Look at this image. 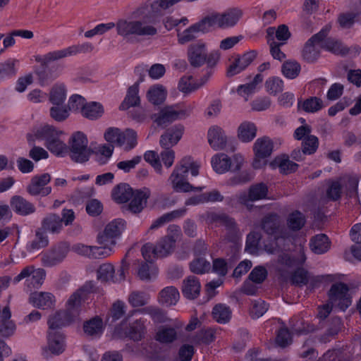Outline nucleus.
<instances>
[{
  "instance_id": "f257e3e1",
  "label": "nucleus",
  "mask_w": 361,
  "mask_h": 361,
  "mask_svg": "<svg viewBox=\"0 0 361 361\" xmlns=\"http://www.w3.org/2000/svg\"><path fill=\"white\" fill-rule=\"evenodd\" d=\"M135 19L132 20H119L116 23L117 34L124 39L132 36L153 37L158 32L157 27H153L147 19L137 14V9L133 12Z\"/></svg>"
},
{
  "instance_id": "f03ea898",
  "label": "nucleus",
  "mask_w": 361,
  "mask_h": 361,
  "mask_svg": "<svg viewBox=\"0 0 361 361\" xmlns=\"http://www.w3.org/2000/svg\"><path fill=\"white\" fill-rule=\"evenodd\" d=\"M68 153L72 161L82 164L87 161L92 154L88 147V140L86 135L78 131L74 133L68 141Z\"/></svg>"
},
{
  "instance_id": "7ed1b4c3",
  "label": "nucleus",
  "mask_w": 361,
  "mask_h": 361,
  "mask_svg": "<svg viewBox=\"0 0 361 361\" xmlns=\"http://www.w3.org/2000/svg\"><path fill=\"white\" fill-rule=\"evenodd\" d=\"M180 0H155L147 1L137 8V14L147 19L149 23L156 27L158 17L164 14V11L173 6Z\"/></svg>"
},
{
  "instance_id": "20e7f679",
  "label": "nucleus",
  "mask_w": 361,
  "mask_h": 361,
  "mask_svg": "<svg viewBox=\"0 0 361 361\" xmlns=\"http://www.w3.org/2000/svg\"><path fill=\"white\" fill-rule=\"evenodd\" d=\"M93 50V46L90 43L73 45L63 49L49 51L43 56H35V61L42 66H47L51 62L63 59L66 57L76 55L79 53L90 52Z\"/></svg>"
},
{
  "instance_id": "39448f33",
  "label": "nucleus",
  "mask_w": 361,
  "mask_h": 361,
  "mask_svg": "<svg viewBox=\"0 0 361 361\" xmlns=\"http://www.w3.org/2000/svg\"><path fill=\"white\" fill-rule=\"evenodd\" d=\"M189 159H182L179 164H177L169 178L173 190L176 192H188L191 190L201 191L204 188H195L187 181V164Z\"/></svg>"
},
{
  "instance_id": "423d86ee",
  "label": "nucleus",
  "mask_w": 361,
  "mask_h": 361,
  "mask_svg": "<svg viewBox=\"0 0 361 361\" xmlns=\"http://www.w3.org/2000/svg\"><path fill=\"white\" fill-rule=\"evenodd\" d=\"M176 239L173 235H166L160 239L156 245L147 243L142 247V255L145 260L151 261L153 257H164L170 255L175 248Z\"/></svg>"
},
{
  "instance_id": "0eeeda50",
  "label": "nucleus",
  "mask_w": 361,
  "mask_h": 361,
  "mask_svg": "<svg viewBox=\"0 0 361 361\" xmlns=\"http://www.w3.org/2000/svg\"><path fill=\"white\" fill-rule=\"evenodd\" d=\"M332 28L331 23L326 24L322 29L317 34L312 35L305 43L302 50V58L308 63H313L316 61L319 57L320 51L315 44L322 42Z\"/></svg>"
},
{
  "instance_id": "6e6552de",
  "label": "nucleus",
  "mask_w": 361,
  "mask_h": 361,
  "mask_svg": "<svg viewBox=\"0 0 361 361\" xmlns=\"http://www.w3.org/2000/svg\"><path fill=\"white\" fill-rule=\"evenodd\" d=\"M211 162L216 173H224L229 170L233 172L240 171L244 163V159L239 154H234L231 159L227 154L219 153L212 158Z\"/></svg>"
},
{
  "instance_id": "1a4fd4ad",
  "label": "nucleus",
  "mask_w": 361,
  "mask_h": 361,
  "mask_svg": "<svg viewBox=\"0 0 361 361\" xmlns=\"http://www.w3.org/2000/svg\"><path fill=\"white\" fill-rule=\"evenodd\" d=\"M69 252V243L65 241L59 242L42 254L41 262L46 267L56 266L66 259Z\"/></svg>"
},
{
  "instance_id": "9d476101",
  "label": "nucleus",
  "mask_w": 361,
  "mask_h": 361,
  "mask_svg": "<svg viewBox=\"0 0 361 361\" xmlns=\"http://www.w3.org/2000/svg\"><path fill=\"white\" fill-rule=\"evenodd\" d=\"M274 148V143L268 137H262L257 139L253 145L255 157L252 166L255 169H259L267 164V158L271 156Z\"/></svg>"
},
{
  "instance_id": "9b49d317",
  "label": "nucleus",
  "mask_w": 361,
  "mask_h": 361,
  "mask_svg": "<svg viewBox=\"0 0 361 361\" xmlns=\"http://www.w3.org/2000/svg\"><path fill=\"white\" fill-rule=\"evenodd\" d=\"M348 291L349 288L344 283L333 284L328 293L329 303L344 311L352 302Z\"/></svg>"
},
{
  "instance_id": "f8f14e48",
  "label": "nucleus",
  "mask_w": 361,
  "mask_h": 361,
  "mask_svg": "<svg viewBox=\"0 0 361 361\" xmlns=\"http://www.w3.org/2000/svg\"><path fill=\"white\" fill-rule=\"evenodd\" d=\"M94 290V284L91 282L85 283L81 288L74 292L66 302V309L72 314V316L78 318L80 314L81 302L84 300L87 295Z\"/></svg>"
},
{
  "instance_id": "ddd939ff",
  "label": "nucleus",
  "mask_w": 361,
  "mask_h": 361,
  "mask_svg": "<svg viewBox=\"0 0 361 361\" xmlns=\"http://www.w3.org/2000/svg\"><path fill=\"white\" fill-rule=\"evenodd\" d=\"M65 347L64 336L60 332L51 331L48 334L47 346L42 349V355L48 360L51 357V355L61 354L65 350Z\"/></svg>"
},
{
  "instance_id": "4468645a",
  "label": "nucleus",
  "mask_w": 361,
  "mask_h": 361,
  "mask_svg": "<svg viewBox=\"0 0 361 361\" xmlns=\"http://www.w3.org/2000/svg\"><path fill=\"white\" fill-rule=\"evenodd\" d=\"M207 44L203 41L190 44L187 49V57L190 66L193 68L203 66L207 61Z\"/></svg>"
},
{
  "instance_id": "2eb2a0df",
  "label": "nucleus",
  "mask_w": 361,
  "mask_h": 361,
  "mask_svg": "<svg viewBox=\"0 0 361 361\" xmlns=\"http://www.w3.org/2000/svg\"><path fill=\"white\" fill-rule=\"evenodd\" d=\"M212 220L224 226L228 230V233L224 240H227L233 243L232 247L235 250L238 249L237 242L238 240V231L234 219L226 214H212Z\"/></svg>"
},
{
  "instance_id": "dca6fc26",
  "label": "nucleus",
  "mask_w": 361,
  "mask_h": 361,
  "mask_svg": "<svg viewBox=\"0 0 361 361\" xmlns=\"http://www.w3.org/2000/svg\"><path fill=\"white\" fill-rule=\"evenodd\" d=\"M125 227V221L121 219H115L109 223L102 233L97 237L100 245H107L109 243L114 244V238L120 235Z\"/></svg>"
},
{
  "instance_id": "f3484780",
  "label": "nucleus",
  "mask_w": 361,
  "mask_h": 361,
  "mask_svg": "<svg viewBox=\"0 0 361 361\" xmlns=\"http://www.w3.org/2000/svg\"><path fill=\"white\" fill-rule=\"evenodd\" d=\"M261 228L264 233L274 235L276 239L286 237L283 232L280 217L275 213L269 214L262 219Z\"/></svg>"
},
{
  "instance_id": "a211bd4d",
  "label": "nucleus",
  "mask_w": 361,
  "mask_h": 361,
  "mask_svg": "<svg viewBox=\"0 0 361 361\" xmlns=\"http://www.w3.org/2000/svg\"><path fill=\"white\" fill-rule=\"evenodd\" d=\"M187 113L185 110L177 109L176 106H169L163 108L158 114L154 115V122L158 126H166L173 121L185 118Z\"/></svg>"
},
{
  "instance_id": "6ab92c4d",
  "label": "nucleus",
  "mask_w": 361,
  "mask_h": 361,
  "mask_svg": "<svg viewBox=\"0 0 361 361\" xmlns=\"http://www.w3.org/2000/svg\"><path fill=\"white\" fill-rule=\"evenodd\" d=\"M51 176L49 173L32 177L30 183L27 186V192L32 195H41L42 197L49 195L51 192V187L44 186L50 182Z\"/></svg>"
},
{
  "instance_id": "aec40b11",
  "label": "nucleus",
  "mask_w": 361,
  "mask_h": 361,
  "mask_svg": "<svg viewBox=\"0 0 361 361\" xmlns=\"http://www.w3.org/2000/svg\"><path fill=\"white\" fill-rule=\"evenodd\" d=\"M184 127L182 125L174 126L166 130L161 136L159 143L162 148L171 149L182 137Z\"/></svg>"
},
{
  "instance_id": "412c9836",
  "label": "nucleus",
  "mask_w": 361,
  "mask_h": 361,
  "mask_svg": "<svg viewBox=\"0 0 361 361\" xmlns=\"http://www.w3.org/2000/svg\"><path fill=\"white\" fill-rule=\"evenodd\" d=\"M360 177L357 174H345L340 178L343 191L347 196L355 198L360 202L357 194V187Z\"/></svg>"
},
{
  "instance_id": "4be33fe9",
  "label": "nucleus",
  "mask_w": 361,
  "mask_h": 361,
  "mask_svg": "<svg viewBox=\"0 0 361 361\" xmlns=\"http://www.w3.org/2000/svg\"><path fill=\"white\" fill-rule=\"evenodd\" d=\"M57 131L48 125L35 127L27 135V140L30 145H34L36 140H45L46 143L53 137L56 136Z\"/></svg>"
},
{
  "instance_id": "5701e85b",
  "label": "nucleus",
  "mask_w": 361,
  "mask_h": 361,
  "mask_svg": "<svg viewBox=\"0 0 361 361\" xmlns=\"http://www.w3.org/2000/svg\"><path fill=\"white\" fill-rule=\"evenodd\" d=\"M29 301L34 307L47 310L54 307L56 299L49 292H35L30 294Z\"/></svg>"
},
{
  "instance_id": "b1692460",
  "label": "nucleus",
  "mask_w": 361,
  "mask_h": 361,
  "mask_svg": "<svg viewBox=\"0 0 361 361\" xmlns=\"http://www.w3.org/2000/svg\"><path fill=\"white\" fill-rule=\"evenodd\" d=\"M76 319L77 317L72 316V314L67 310H60L50 316L48 324L49 329L54 330L69 325Z\"/></svg>"
},
{
  "instance_id": "393cba45",
  "label": "nucleus",
  "mask_w": 361,
  "mask_h": 361,
  "mask_svg": "<svg viewBox=\"0 0 361 361\" xmlns=\"http://www.w3.org/2000/svg\"><path fill=\"white\" fill-rule=\"evenodd\" d=\"M149 197V193L141 190L136 191L131 197L132 200L130 202L123 207V210L124 212H130L133 214L141 212L146 206Z\"/></svg>"
},
{
  "instance_id": "a878e982",
  "label": "nucleus",
  "mask_w": 361,
  "mask_h": 361,
  "mask_svg": "<svg viewBox=\"0 0 361 361\" xmlns=\"http://www.w3.org/2000/svg\"><path fill=\"white\" fill-rule=\"evenodd\" d=\"M208 142L214 150L223 149L226 144V137L223 129L217 126L211 127L207 133Z\"/></svg>"
},
{
  "instance_id": "bb28decb",
  "label": "nucleus",
  "mask_w": 361,
  "mask_h": 361,
  "mask_svg": "<svg viewBox=\"0 0 361 361\" xmlns=\"http://www.w3.org/2000/svg\"><path fill=\"white\" fill-rule=\"evenodd\" d=\"M10 204L12 209L22 216H27L35 212V205L20 195L12 197Z\"/></svg>"
},
{
  "instance_id": "cd10ccee",
  "label": "nucleus",
  "mask_w": 361,
  "mask_h": 361,
  "mask_svg": "<svg viewBox=\"0 0 361 361\" xmlns=\"http://www.w3.org/2000/svg\"><path fill=\"white\" fill-rule=\"evenodd\" d=\"M40 228L52 234L59 233L63 228L62 219L56 214H49L42 219Z\"/></svg>"
},
{
  "instance_id": "c85d7f7f",
  "label": "nucleus",
  "mask_w": 361,
  "mask_h": 361,
  "mask_svg": "<svg viewBox=\"0 0 361 361\" xmlns=\"http://www.w3.org/2000/svg\"><path fill=\"white\" fill-rule=\"evenodd\" d=\"M200 283L198 279L194 276H188L183 281V294L188 299L197 298L200 295Z\"/></svg>"
},
{
  "instance_id": "c756f323",
  "label": "nucleus",
  "mask_w": 361,
  "mask_h": 361,
  "mask_svg": "<svg viewBox=\"0 0 361 361\" xmlns=\"http://www.w3.org/2000/svg\"><path fill=\"white\" fill-rule=\"evenodd\" d=\"M257 130L254 123L244 121L238 126V137L243 142H249L256 137Z\"/></svg>"
},
{
  "instance_id": "7c9ffc66",
  "label": "nucleus",
  "mask_w": 361,
  "mask_h": 361,
  "mask_svg": "<svg viewBox=\"0 0 361 361\" xmlns=\"http://www.w3.org/2000/svg\"><path fill=\"white\" fill-rule=\"evenodd\" d=\"M85 334L91 337H99L102 335L104 326L103 321L99 317H94L83 324Z\"/></svg>"
},
{
  "instance_id": "2f4dec72",
  "label": "nucleus",
  "mask_w": 361,
  "mask_h": 361,
  "mask_svg": "<svg viewBox=\"0 0 361 361\" xmlns=\"http://www.w3.org/2000/svg\"><path fill=\"white\" fill-rule=\"evenodd\" d=\"M180 294L174 286H167L159 293V301L166 306H171L176 304L179 300Z\"/></svg>"
},
{
  "instance_id": "473e14b6",
  "label": "nucleus",
  "mask_w": 361,
  "mask_h": 361,
  "mask_svg": "<svg viewBox=\"0 0 361 361\" xmlns=\"http://www.w3.org/2000/svg\"><path fill=\"white\" fill-rule=\"evenodd\" d=\"M213 319L219 324L229 322L232 316V311L229 306L219 303L214 306L212 312Z\"/></svg>"
},
{
  "instance_id": "72a5a7b5",
  "label": "nucleus",
  "mask_w": 361,
  "mask_h": 361,
  "mask_svg": "<svg viewBox=\"0 0 361 361\" xmlns=\"http://www.w3.org/2000/svg\"><path fill=\"white\" fill-rule=\"evenodd\" d=\"M11 314L8 306L5 307L1 312V321L0 322V336L8 337L13 334L15 329V324L10 320Z\"/></svg>"
},
{
  "instance_id": "f704fd0d",
  "label": "nucleus",
  "mask_w": 361,
  "mask_h": 361,
  "mask_svg": "<svg viewBox=\"0 0 361 361\" xmlns=\"http://www.w3.org/2000/svg\"><path fill=\"white\" fill-rule=\"evenodd\" d=\"M271 165L274 168L277 166L281 173L289 174L295 172L298 167V164L290 161L288 157L285 155L277 157L271 163Z\"/></svg>"
},
{
  "instance_id": "c9c22d12",
  "label": "nucleus",
  "mask_w": 361,
  "mask_h": 361,
  "mask_svg": "<svg viewBox=\"0 0 361 361\" xmlns=\"http://www.w3.org/2000/svg\"><path fill=\"white\" fill-rule=\"evenodd\" d=\"M306 259L303 252H300L298 257L291 256L290 255L282 252L279 255L278 264L284 268H293L302 265Z\"/></svg>"
},
{
  "instance_id": "e433bc0d",
  "label": "nucleus",
  "mask_w": 361,
  "mask_h": 361,
  "mask_svg": "<svg viewBox=\"0 0 361 361\" xmlns=\"http://www.w3.org/2000/svg\"><path fill=\"white\" fill-rule=\"evenodd\" d=\"M138 83H135L128 89L127 94L120 106V109L126 110L130 106H137L140 103L138 96Z\"/></svg>"
},
{
  "instance_id": "4c0bfd02",
  "label": "nucleus",
  "mask_w": 361,
  "mask_h": 361,
  "mask_svg": "<svg viewBox=\"0 0 361 361\" xmlns=\"http://www.w3.org/2000/svg\"><path fill=\"white\" fill-rule=\"evenodd\" d=\"M134 193L128 184L121 183L114 188L112 197L118 203H124L128 202Z\"/></svg>"
},
{
  "instance_id": "58836bf2",
  "label": "nucleus",
  "mask_w": 361,
  "mask_h": 361,
  "mask_svg": "<svg viewBox=\"0 0 361 361\" xmlns=\"http://www.w3.org/2000/svg\"><path fill=\"white\" fill-rule=\"evenodd\" d=\"M103 106L97 102H87L82 109V115L90 120H97L101 118L104 114Z\"/></svg>"
},
{
  "instance_id": "ea45409f",
  "label": "nucleus",
  "mask_w": 361,
  "mask_h": 361,
  "mask_svg": "<svg viewBox=\"0 0 361 361\" xmlns=\"http://www.w3.org/2000/svg\"><path fill=\"white\" fill-rule=\"evenodd\" d=\"M145 330L144 321L137 319L130 324L128 331L125 332V335L135 341H138L144 337Z\"/></svg>"
},
{
  "instance_id": "a19ab883",
  "label": "nucleus",
  "mask_w": 361,
  "mask_h": 361,
  "mask_svg": "<svg viewBox=\"0 0 361 361\" xmlns=\"http://www.w3.org/2000/svg\"><path fill=\"white\" fill-rule=\"evenodd\" d=\"M178 338L176 329L171 326H161L155 336V339L161 343L169 344L175 341Z\"/></svg>"
},
{
  "instance_id": "79ce46f5",
  "label": "nucleus",
  "mask_w": 361,
  "mask_h": 361,
  "mask_svg": "<svg viewBox=\"0 0 361 361\" xmlns=\"http://www.w3.org/2000/svg\"><path fill=\"white\" fill-rule=\"evenodd\" d=\"M322 42L324 49L335 54L345 56L349 53V49L336 39L326 37Z\"/></svg>"
},
{
  "instance_id": "37998d69",
  "label": "nucleus",
  "mask_w": 361,
  "mask_h": 361,
  "mask_svg": "<svg viewBox=\"0 0 361 361\" xmlns=\"http://www.w3.org/2000/svg\"><path fill=\"white\" fill-rule=\"evenodd\" d=\"M311 249L315 254H323L326 252L330 247V242L327 235L325 234H319L314 236L311 240Z\"/></svg>"
},
{
  "instance_id": "c03bdc74",
  "label": "nucleus",
  "mask_w": 361,
  "mask_h": 361,
  "mask_svg": "<svg viewBox=\"0 0 361 361\" xmlns=\"http://www.w3.org/2000/svg\"><path fill=\"white\" fill-rule=\"evenodd\" d=\"M243 14V11L239 8H231L222 13L224 28L236 25Z\"/></svg>"
},
{
  "instance_id": "a18cd8bd",
  "label": "nucleus",
  "mask_w": 361,
  "mask_h": 361,
  "mask_svg": "<svg viewBox=\"0 0 361 361\" xmlns=\"http://www.w3.org/2000/svg\"><path fill=\"white\" fill-rule=\"evenodd\" d=\"M166 92L162 85L151 87L147 94L148 100L154 105L161 104L166 99Z\"/></svg>"
},
{
  "instance_id": "49530a36",
  "label": "nucleus",
  "mask_w": 361,
  "mask_h": 361,
  "mask_svg": "<svg viewBox=\"0 0 361 361\" xmlns=\"http://www.w3.org/2000/svg\"><path fill=\"white\" fill-rule=\"evenodd\" d=\"M66 90L64 85H55L49 92V101L56 106L61 105L66 99Z\"/></svg>"
},
{
  "instance_id": "de8ad7c7",
  "label": "nucleus",
  "mask_w": 361,
  "mask_h": 361,
  "mask_svg": "<svg viewBox=\"0 0 361 361\" xmlns=\"http://www.w3.org/2000/svg\"><path fill=\"white\" fill-rule=\"evenodd\" d=\"M46 146L51 152L57 156L63 157L64 154L68 153V145L60 140L57 135L49 140L46 143Z\"/></svg>"
},
{
  "instance_id": "09e8293b",
  "label": "nucleus",
  "mask_w": 361,
  "mask_h": 361,
  "mask_svg": "<svg viewBox=\"0 0 361 361\" xmlns=\"http://www.w3.org/2000/svg\"><path fill=\"white\" fill-rule=\"evenodd\" d=\"M357 14L353 12H343L338 15L336 24L341 30H349L355 23Z\"/></svg>"
},
{
  "instance_id": "8fccbe9b",
  "label": "nucleus",
  "mask_w": 361,
  "mask_h": 361,
  "mask_svg": "<svg viewBox=\"0 0 361 361\" xmlns=\"http://www.w3.org/2000/svg\"><path fill=\"white\" fill-rule=\"evenodd\" d=\"M149 299V295L145 292L134 290L129 294L128 302L133 307H140L147 305Z\"/></svg>"
},
{
  "instance_id": "3c124183",
  "label": "nucleus",
  "mask_w": 361,
  "mask_h": 361,
  "mask_svg": "<svg viewBox=\"0 0 361 361\" xmlns=\"http://www.w3.org/2000/svg\"><path fill=\"white\" fill-rule=\"evenodd\" d=\"M322 107V100L317 97H311L305 99L303 102H298V108H302L305 111L308 113L317 112Z\"/></svg>"
},
{
  "instance_id": "603ef678",
  "label": "nucleus",
  "mask_w": 361,
  "mask_h": 361,
  "mask_svg": "<svg viewBox=\"0 0 361 361\" xmlns=\"http://www.w3.org/2000/svg\"><path fill=\"white\" fill-rule=\"evenodd\" d=\"M198 32H201V31L196 23L185 30L183 32L178 34V41L180 44L191 42L197 38V34Z\"/></svg>"
},
{
  "instance_id": "864d4df0",
  "label": "nucleus",
  "mask_w": 361,
  "mask_h": 361,
  "mask_svg": "<svg viewBox=\"0 0 361 361\" xmlns=\"http://www.w3.org/2000/svg\"><path fill=\"white\" fill-rule=\"evenodd\" d=\"M142 312L145 314H149L153 321L156 323H163L166 321V314L161 309L153 307V306H148L146 307L142 310H133L132 312Z\"/></svg>"
},
{
  "instance_id": "5fc2aeb1",
  "label": "nucleus",
  "mask_w": 361,
  "mask_h": 361,
  "mask_svg": "<svg viewBox=\"0 0 361 361\" xmlns=\"http://www.w3.org/2000/svg\"><path fill=\"white\" fill-rule=\"evenodd\" d=\"M300 65L295 61H287L281 67L283 74L289 79L295 78L300 72Z\"/></svg>"
},
{
  "instance_id": "6e6d98bb",
  "label": "nucleus",
  "mask_w": 361,
  "mask_h": 361,
  "mask_svg": "<svg viewBox=\"0 0 361 361\" xmlns=\"http://www.w3.org/2000/svg\"><path fill=\"white\" fill-rule=\"evenodd\" d=\"M207 61V73L206 75L202 78V85L206 82L208 80V78L212 75V68H213L217 63L219 62L220 59V53L219 51L214 50L211 51L209 54L207 52V56H206Z\"/></svg>"
},
{
  "instance_id": "4d7b16f0",
  "label": "nucleus",
  "mask_w": 361,
  "mask_h": 361,
  "mask_svg": "<svg viewBox=\"0 0 361 361\" xmlns=\"http://www.w3.org/2000/svg\"><path fill=\"white\" fill-rule=\"evenodd\" d=\"M249 191L250 193L251 201L253 202L265 199L268 195V188L263 183L252 185L249 188Z\"/></svg>"
},
{
  "instance_id": "13d9d810",
  "label": "nucleus",
  "mask_w": 361,
  "mask_h": 361,
  "mask_svg": "<svg viewBox=\"0 0 361 361\" xmlns=\"http://www.w3.org/2000/svg\"><path fill=\"white\" fill-rule=\"evenodd\" d=\"M121 141L123 142L122 147H124L126 151H129L134 148L137 145V133L133 130L128 128L124 132H122Z\"/></svg>"
},
{
  "instance_id": "bf43d9fd",
  "label": "nucleus",
  "mask_w": 361,
  "mask_h": 361,
  "mask_svg": "<svg viewBox=\"0 0 361 361\" xmlns=\"http://www.w3.org/2000/svg\"><path fill=\"white\" fill-rule=\"evenodd\" d=\"M211 269L210 262L202 257H198L190 263V269L196 274L208 272Z\"/></svg>"
},
{
  "instance_id": "052dcab7",
  "label": "nucleus",
  "mask_w": 361,
  "mask_h": 361,
  "mask_svg": "<svg viewBox=\"0 0 361 361\" xmlns=\"http://www.w3.org/2000/svg\"><path fill=\"white\" fill-rule=\"evenodd\" d=\"M262 80L263 75L260 73H258L255 76L253 80L251 82L240 85L238 87L237 92L241 96H248L255 92L257 85L261 83Z\"/></svg>"
},
{
  "instance_id": "680f3d73",
  "label": "nucleus",
  "mask_w": 361,
  "mask_h": 361,
  "mask_svg": "<svg viewBox=\"0 0 361 361\" xmlns=\"http://www.w3.org/2000/svg\"><path fill=\"white\" fill-rule=\"evenodd\" d=\"M45 231L41 228L36 230L35 238L30 243L32 250L40 249L47 247L49 245V239Z\"/></svg>"
},
{
  "instance_id": "e2e57ef3",
  "label": "nucleus",
  "mask_w": 361,
  "mask_h": 361,
  "mask_svg": "<svg viewBox=\"0 0 361 361\" xmlns=\"http://www.w3.org/2000/svg\"><path fill=\"white\" fill-rule=\"evenodd\" d=\"M16 60L8 59L0 63V81L7 77H13L16 73L15 68Z\"/></svg>"
},
{
  "instance_id": "0e129e2a",
  "label": "nucleus",
  "mask_w": 361,
  "mask_h": 361,
  "mask_svg": "<svg viewBox=\"0 0 361 361\" xmlns=\"http://www.w3.org/2000/svg\"><path fill=\"white\" fill-rule=\"evenodd\" d=\"M319 146V140L314 135L307 136L304 138L302 142V149L303 154H314Z\"/></svg>"
},
{
  "instance_id": "69168bd1",
  "label": "nucleus",
  "mask_w": 361,
  "mask_h": 361,
  "mask_svg": "<svg viewBox=\"0 0 361 361\" xmlns=\"http://www.w3.org/2000/svg\"><path fill=\"white\" fill-rule=\"evenodd\" d=\"M304 224L305 217L301 212L295 211L289 215L288 225L290 229L298 231L302 228Z\"/></svg>"
},
{
  "instance_id": "338daca9",
  "label": "nucleus",
  "mask_w": 361,
  "mask_h": 361,
  "mask_svg": "<svg viewBox=\"0 0 361 361\" xmlns=\"http://www.w3.org/2000/svg\"><path fill=\"white\" fill-rule=\"evenodd\" d=\"M214 340V331L209 329L207 330H201L197 332L193 338L192 341L195 344H209Z\"/></svg>"
},
{
  "instance_id": "774afa93",
  "label": "nucleus",
  "mask_w": 361,
  "mask_h": 361,
  "mask_svg": "<svg viewBox=\"0 0 361 361\" xmlns=\"http://www.w3.org/2000/svg\"><path fill=\"white\" fill-rule=\"evenodd\" d=\"M265 87L269 94L276 95L283 90V82L279 78L273 77L266 81Z\"/></svg>"
}]
</instances>
